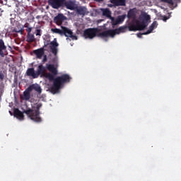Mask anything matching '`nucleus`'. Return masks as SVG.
<instances>
[{"mask_svg":"<svg viewBox=\"0 0 181 181\" xmlns=\"http://www.w3.org/2000/svg\"><path fill=\"white\" fill-rule=\"evenodd\" d=\"M64 19L65 17L63 14H59L57 17L54 18V22H56L57 25H62V23L63 21H64Z\"/></svg>","mask_w":181,"mask_h":181,"instance_id":"nucleus-17","label":"nucleus"},{"mask_svg":"<svg viewBox=\"0 0 181 181\" xmlns=\"http://www.w3.org/2000/svg\"><path fill=\"white\" fill-rule=\"evenodd\" d=\"M158 28V22L156 21H154L151 25V26L149 27L148 30H147V32L141 34V35H149V33H152V31L154 30V29H156ZM141 34H138L137 35V37H141Z\"/></svg>","mask_w":181,"mask_h":181,"instance_id":"nucleus-10","label":"nucleus"},{"mask_svg":"<svg viewBox=\"0 0 181 181\" xmlns=\"http://www.w3.org/2000/svg\"><path fill=\"white\" fill-rule=\"evenodd\" d=\"M35 40V36L33 34L28 35V42H32Z\"/></svg>","mask_w":181,"mask_h":181,"instance_id":"nucleus-22","label":"nucleus"},{"mask_svg":"<svg viewBox=\"0 0 181 181\" xmlns=\"http://www.w3.org/2000/svg\"><path fill=\"white\" fill-rule=\"evenodd\" d=\"M51 32L61 35H64L66 37H69L66 38V40H77V36L73 35V32L66 27H62L61 30L58 28H52L51 29Z\"/></svg>","mask_w":181,"mask_h":181,"instance_id":"nucleus-6","label":"nucleus"},{"mask_svg":"<svg viewBox=\"0 0 181 181\" xmlns=\"http://www.w3.org/2000/svg\"><path fill=\"white\" fill-rule=\"evenodd\" d=\"M50 45L52 53L54 54H57V46H59V44H57L56 38H54V40L51 42Z\"/></svg>","mask_w":181,"mask_h":181,"instance_id":"nucleus-12","label":"nucleus"},{"mask_svg":"<svg viewBox=\"0 0 181 181\" xmlns=\"http://www.w3.org/2000/svg\"><path fill=\"white\" fill-rule=\"evenodd\" d=\"M151 16L146 13L141 15L139 21L133 23L129 26V30L135 32L136 30H144L149 24Z\"/></svg>","mask_w":181,"mask_h":181,"instance_id":"nucleus-2","label":"nucleus"},{"mask_svg":"<svg viewBox=\"0 0 181 181\" xmlns=\"http://www.w3.org/2000/svg\"><path fill=\"white\" fill-rule=\"evenodd\" d=\"M124 27H120L115 30H108L100 33L98 34V29L93 28V29H88L86 30L84 32V37L85 39H93L95 37V35L103 39L105 42H108V39L110 37H115L116 35H119V33H123L124 32Z\"/></svg>","mask_w":181,"mask_h":181,"instance_id":"nucleus-1","label":"nucleus"},{"mask_svg":"<svg viewBox=\"0 0 181 181\" xmlns=\"http://www.w3.org/2000/svg\"><path fill=\"white\" fill-rule=\"evenodd\" d=\"M0 80H4V75L0 74Z\"/></svg>","mask_w":181,"mask_h":181,"instance_id":"nucleus-25","label":"nucleus"},{"mask_svg":"<svg viewBox=\"0 0 181 181\" xmlns=\"http://www.w3.org/2000/svg\"><path fill=\"white\" fill-rule=\"evenodd\" d=\"M103 13L105 16H107V18H110L111 16V11H110V10L107 8L103 9Z\"/></svg>","mask_w":181,"mask_h":181,"instance_id":"nucleus-21","label":"nucleus"},{"mask_svg":"<svg viewBox=\"0 0 181 181\" xmlns=\"http://www.w3.org/2000/svg\"><path fill=\"white\" fill-rule=\"evenodd\" d=\"M165 2H168V4H170V5H173L175 4V0H163Z\"/></svg>","mask_w":181,"mask_h":181,"instance_id":"nucleus-23","label":"nucleus"},{"mask_svg":"<svg viewBox=\"0 0 181 181\" xmlns=\"http://www.w3.org/2000/svg\"><path fill=\"white\" fill-rule=\"evenodd\" d=\"M32 90H29V88L24 91L23 95H21V98H22V100H25V101H28V100H29L30 98V92Z\"/></svg>","mask_w":181,"mask_h":181,"instance_id":"nucleus-15","label":"nucleus"},{"mask_svg":"<svg viewBox=\"0 0 181 181\" xmlns=\"http://www.w3.org/2000/svg\"><path fill=\"white\" fill-rule=\"evenodd\" d=\"M111 4L115 6H125V0H110Z\"/></svg>","mask_w":181,"mask_h":181,"instance_id":"nucleus-14","label":"nucleus"},{"mask_svg":"<svg viewBox=\"0 0 181 181\" xmlns=\"http://www.w3.org/2000/svg\"><path fill=\"white\" fill-rule=\"evenodd\" d=\"M5 49H6V47L4 43V41L2 40H0V54H2V50H5Z\"/></svg>","mask_w":181,"mask_h":181,"instance_id":"nucleus-20","label":"nucleus"},{"mask_svg":"<svg viewBox=\"0 0 181 181\" xmlns=\"http://www.w3.org/2000/svg\"><path fill=\"white\" fill-rule=\"evenodd\" d=\"M98 2H100L101 1H103V0H96Z\"/></svg>","mask_w":181,"mask_h":181,"instance_id":"nucleus-27","label":"nucleus"},{"mask_svg":"<svg viewBox=\"0 0 181 181\" xmlns=\"http://www.w3.org/2000/svg\"><path fill=\"white\" fill-rule=\"evenodd\" d=\"M109 6H112V5H110Z\"/></svg>","mask_w":181,"mask_h":181,"instance_id":"nucleus-30","label":"nucleus"},{"mask_svg":"<svg viewBox=\"0 0 181 181\" xmlns=\"http://www.w3.org/2000/svg\"><path fill=\"white\" fill-rule=\"evenodd\" d=\"M28 90L29 91H33V90H35V91H37V93H42V88H40V86L37 83L30 86Z\"/></svg>","mask_w":181,"mask_h":181,"instance_id":"nucleus-13","label":"nucleus"},{"mask_svg":"<svg viewBox=\"0 0 181 181\" xmlns=\"http://www.w3.org/2000/svg\"><path fill=\"white\" fill-rule=\"evenodd\" d=\"M32 30L30 28L28 29V32H30Z\"/></svg>","mask_w":181,"mask_h":181,"instance_id":"nucleus-28","label":"nucleus"},{"mask_svg":"<svg viewBox=\"0 0 181 181\" xmlns=\"http://www.w3.org/2000/svg\"><path fill=\"white\" fill-rule=\"evenodd\" d=\"M125 19V16H119L117 18H111L112 25H119V23H122L124 20Z\"/></svg>","mask_w":181,"mask_h":181,"instance_id":"nucleus-9","label":"nucleus"},{"mask_svg":"<svg viewBox=\"0 0 181 181\" xmlns=\"http://www.w3.org/2000/svg\"><path fill=\"white\" fill-rule=\"evenodd\" d=\"M28 76H31V77H33V78H37L39 76L40 77H42V78H47V80H49V81H53L54 80V76L50 73L46 72V68L43 66L42 65H40L37 67V72L35 73V70L33 69H29L27 71Z\"/></svg>","mask_w":181,"mask_h":181,"instance_id":"nucleus-3","label":"nucleus"},{"mask_svg":"<svg viewBox=\"0 0 181 181\" xmlns=\"http://www.w3.org/2000/svg\"><path fill=\"white\" fill-rule=\"evenodd\" d=\"M34 53L37 59H42V57H43L42 59L43 63H45V62H47V57L45 55V49H43V48L34 50Z\"/></svg>","mask_w":181,"mask_h":181,"instance_id":"nucleus-7","label":"nucleus"},{"mask_svg":"<svg viewBox=\"0 0 181 181\" xmlns=\"http://www.w3.org/2000/svg\"><path fill=\"white\" fill-rule=\"evenodd\" d=\"M14 117H16L17 119L22 121V119H23V113L21 112L19 110L15 109Z\"/></svg>","mask_w":181,"mask_h":181,"instance_id":"nucleus-16","label":"nucleus"},{"mask_svg":"<svg viewBox=\"0 0 181 181\" xmlns=\"http://www.w3.org/2000/svg\"><path fill=\"white\" fill-rule=\"evenodd\" d=\"M46 67L47 70H49V71H51V73H52V74H54V76L57 74V69H56V67L54 66V65L47 64Z\"/></svg>","mask_w":181,"mask_h":181,"instance_id":"nucleus-18","label":"nucleus"},{"mask_svg":"<svg viewBox=\"0 0 181 181\" xmlns=\"http://www.w3.org/2000/svg\"><path fill=\"white\" fill-rule=\"evenodd\" d=\"M9 113L11 114V115H12V112H11V111H9Z\"/></svg>","mask_w":181,"mask_h":181,"instance_id":"nucleus-29","label":"nucleus"},{"mask_svg":"<svg viewBox=\"0 0 181 181\" xmlns=\"http://www.w3.org/2000/svg\"><path fill=\"white\" fill-rule=\"evenodd\" d=\"M40 107H42V104L36 103L33 105L32 109L25 110L23 112L34 122H42V117H40V112H39Z\"/></svg>","mask_w":181,"mask_h":181,"instance_id":"nucleus-4","label":"nucleus"},{"mask_svg":"<svg viewBox=\"0 0 181 181\" xmlns=\"http://www.w3.org/2000/svg\"><path fill=\"white\" fill-rule=\"evenodd\" d=\"M49 5L54 9H59V8L64 6V0H49Z\"/></svg>","mask_w":181,"mask_h":181,"instance_id":"nucleus-8","label":"nucleus"},{"mask_svg":"<svg viewBox=\"0 0 181 181\" xmlns=\"http://www.w3.org/2000/svg\"><path fill=\"white\" fill-rule=\"evenodd\" d=\"M36 35L37 36H40V32H39V30L37 32Z\"/></svg>","mask_w":181,"mask_h":181,"instance_id":"nucleus-26","label":"nucleus"},{"mask_svg":"<svg viewBox=\"0 0 181 181\" xmlns=\"http://www.w3.org/2000/svg\"><path fill=\"white\" fill-rule=\"evenodd\" d=\"M78 12L80 15H86L87 13V8L86 7H81L78 9Z\"/></svg>","mask_w":181,"mask_h":181,"instance_id":"nucleus-19","label":"nucleus"},{"mask_svg":"<svg viewBox=\"0 0 181 181\" xmlns=\"http://www.w3.org/2000/svg\"><path fill=\"white\" fill-rule=\"evenodd\" d=\"M70 79V76L67 74L62 75V77L55 78L54 81V85L51 89L52 93L53 94H57V93H59V90L62 88L64 83H69Z\"/></svg>","mask_w":181,"mask_h":181,"instance_id":"nucleus-5","label":"nucleus"},{"mask_svg":"<svg viewBox=\"0 0 181 181\" xmlns=\"http://www.w3.org/2000/svg\"><path fill=\"white\" fill-rule=\"evenodd\" d=\"M64 6H66V9H70L71 11H74L76 8L74 3L69 0H64Z\"/></svg>","mask_w":181,"mask_h":181,"instance_id":"nucleus-11","label":"nucleus"},{"mask_svg":"<svg viewBox=\"0 0 181 181\" xmlns=\"http://www.w3.org/2000/svg\"><path fill=\"white\" fill-rule=\"evenodd\" d=\"M168 19H169V17L168 18V17H163V21H164V22H166V21H168Z\"/></svg>","mask_w":181,"mask_h":181,"instance_id":"nucleus-24","label":"nucleus"}]
</instances>
